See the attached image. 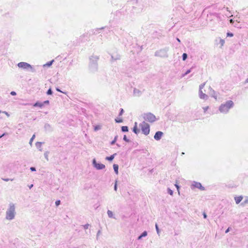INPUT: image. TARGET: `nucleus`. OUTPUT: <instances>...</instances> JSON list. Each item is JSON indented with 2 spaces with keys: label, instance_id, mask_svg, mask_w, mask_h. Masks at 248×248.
I'll use <instances>...</instances> for the list:
<instances>
[{
  "label": "nucleus",
  "instance_id": "ea45409f",
  "mask_svg": "<svg viewBox=\"0 0 248 248\" xmlns=\"http://www.w3.org/2000/svg\"><path fill=\"white\" fill-rule=\"evenodd\" d=\"M168 192L170 195H172L173 191L170 189H168Z\"/></svg>",
  "mask_w": 248,
  "mask_h": 248
},
{
  "label": "nucleus",
  "instance_id": "a878e982",
  "mask_svg": "<svg viewBox=\"0 0 248 248\" xmlns=\"http://www.w3.org/2000/svg\"><path fill=\"white\" fill-rule=\"evenodd\" d=\"M213 97L216 99H217V96H218V94L217 93H216L215 92V91L213 90Z\"/></svg>",
  "mask_w": 248,
  "mask_h": 248
},
{
  "label": "nucleus",
  "instance_id": "5fc2aeb1",
  "mask_svg": "<svg viewBox=\"0 0 248 248\" xmlns=\"http://www.w3.org/2000/svg\"><path fill=\"white\" fill-rule=\"evenodd\" d=\"M32 186H33V185L31 184V186H29L30 189H31V187H32Z\"/></svg>",
  "mask_w": 248,
  "mask_h": 248
},
{
  "label": "nucleus",
  "instance_id": "052dcab7",
  "mask_svg": "<svg viewBox=\"0 0 248 248\" xmlns=\"http://www.w3.org/2000/svg\"><path fill=\"white\" fill-rule=\"evenodd\" d=\"M0 113H2V111H1V110H0Z\"/></svg>",
  "mask_w": 248,
  "mask_h": 248
},
{
  "label": "nucleus",
  "instance_id": "9d476101",
  "mask_svg": "<svg viewBox=\"0 0 248 248\" xmlns=\"http://www.w3.org/2000/svg\"><path fill=\"white\" fill-rule=\"evenodd\" d=\"M194 186L196 187H197L199 189H200L202 190H204V187H203L201 184L198 182H195L194 184Z\"/></svg>",
  "mask_w": 248,
  "mask_h": 248
},
{
  "label": "nucleus",
  "instance_id": "aec40b11",
  "mask_svg": "<svg viewBox=\"0 0 248 248\" xmlns=\"http://www.w3.org/2000/svg\"><path fill=\"white\" fill-rule=\"evenodd\" d=\"M107 214H108V216L110 218H115L114 217H113V214L112 213V212L110 210H108V212H107Z\"/></svg>",
  "mask_w": 248,
  "mask_h": 248
},
{
  "label": "nucleus",
  "instance_id": "58836bf2",
  "mask_svg": "<svg viewBox=\"0 0 248 248\" xmlns=\"http://www.w3.org/2000/svg\"><path fill=\"white\" fill-rule=\"evenodd\" d=\"M30 170L31 171H36V168L35 167H31L30 168Z\"/></svg>",
  "mask_w": 248,
  "mask_h": 248
},
{
  "label": "nucleus",
  "instance_id": "6e6552de",
  "mask_svg": "<svg viewBox=\"0 0 248 248\" xmlns=\"http://www.w3.org/2000/svg\"><path fill=\"white\" fill-rule=\"evenodd\" d=\"M142 131L145 135H148L150 132L149 125L148 124H144L142 127Z\"/></svg>",
  "mask_w": 248,
  "mask_h": 248
},
{
  "label": "nucleus",
  "instance_id": "a19ab883",
  "mask_svg": "<svg viewBox=\"0 0 248 248\" xmlns=\"http://www.w3.org/2000/svg\"><path fill=\"white\" fill-rule=\"evenodd\" d=\"M42 103L44 104V105H45V104H46V105H48L49 104V102L48 100H46V101H45L44 102H43Z\"/></svg>",
  "mask_w": 248,
  "mask_h": 248
},
{
  "label": "nucleus",
  "instance_id": "dca6fc26",
  "mask_svg": "<svg viewBox=\"0 0 248 248\" xmlns=\"http://www.w3.org/2000/svg\"><path fill=\"white\" fill-rule=\"evenodd\" d=\"M116 155V154L115 153L113 155L109 156H107L106 157V159L107 160H108V161H111L113 160L115 156Z\"/></svg>",
  "mask_w": 248,
  "mask_h": 248
},
{
  "label": "nucleus",
  "instance_id": "c756f323",
  "mask_svg": "<svg viewBox=\"0 0 248 248\" xmlns=\"http://www.w3.org/2000/svg\"><path fill=\"white\" fill-rule=\"evenodd\" d=\"M124 110L123 108H121L120 112H119V116H122L123 115V114L124 113Z\"/></svg>",
  "mask_w": 248,
  "mask_h": 248
},
{
  "label": "nucleus",
  "instance_id": "f704fd0d",
  "mask_svg": "<svg viewBox=\"0 0 248 248\" xmlns=\"http://www.w3.org/2000/svg\"><path fill=\"white\" fill-rule=\"evenodd\" d=\"M139 93V91L138 90H137L135 88L134 89V94L136 95L137 93Z\"/></svg>",
  "mask_w": 248,
  "mask_h": 248
},
{
  "label": "nucleus",
  "instance_id": "4c0bfd02",
  "mask_svg": "<svg viewBox=\"0 0 248 248\" xmlns=\"http://www.w3.org/2000/svg\"><path fill=\"white\" fill-rule=\"evenodd\" d=\"M147 235V232H143L141 235H140V238L142 237H143V236H145Z\"/></svg>",
  "mask_w": 248,
  "mask_h": 248
},
{
  "label": "nucleus",
  "instance_id": "cd10ccee",
  "mask_svg": "<svg viewBox=\"0 0 248 248\" xmlns=\"http://www.w3.org/2000/svg\"><path fill=\"white\" fill-rule=\"evenodd\" d=\"M48 151H46V152L45 153H44V156H45V157L46 158V159L47 160H48Z\"/></svg>",
  "mask_w": 248,
  "mask_h": 248
},
{
  "label": "nucleus",
  "instance_id": "864d4df0",
  "mask_svg": "<svg viewBox=\"0 0 248 248\" xmlns=\"http://www.w3.org/2000/svg\"><path fill=\"white\" fill-rule=\"evenodd\" d=\"M56 90L59 92H62V91L60 90V89H59L58 88H56Z\"/></svg>",
  "mask_w": 248,
  "mask_h": 248
},
{
  "label": "nucleus",
  "instance_id": "603ef678",
  "mask_svg": "<svg viewBox=\"0 0 248 248\" xmlns=\"http://www.w3.org/2000/svg\"><path fill=\"white\" fill-rule=\"evenodd\" d=\"M229 231H230V228H228L227 229V230L225 231V232H226V233H227V232H229Z\"/></svg>",
  "mask_w": 248,
  "mask_h": 248
},
{
  "label": "nucleus",
  "instance_id": "72a5a7b5",
  "mask_svg": "<svg viewBox=\"0 0 248 248\" xmlns=\"http://www.w3.org/2000/svg\"><path fill=\"white\" fill-rule=\"evenodd\" d=\"M61 204V201L60 200H57L55 202V204L56 206H58Z\"/></svg>",
  "mask_w": 248,
  "mask_h": 248
},
{
  "label": "nucleus",
  "instance_id": "6ab92c4d",
  "mask_svg": "<svg viewBox=\"0 0 248 248\" xmlns=\"http://www.w3.org/2000/svg\"><path fill=\"white\" fill-rule=\"evenodd\" d=\"M121 130L123 132H126L128 131V127L127 126H122L121 127Z\"/></svg>",
  "mask_w": 248,
  "mask_h": 248
},
{
  "label": "nucleus",
  "instance_id": "0eeeda50",
  "mask_svg": "<svg viewBox=\"0 0 248 248\" xmlns=\"http://www.w3.org/2000/svg\"><path fill=\"white\" fill-rule=\"evenodd\" d=\"M205 85V83H203L200 86V97L201 98V99H206L207 97V95L205 94L204 93H203L202 90V89L204 87Z\"/></svg>",
  "mask_w": 248,
  "mask_h": 248
},
{
  "label": "nucleus",
  "instance_id": "b1692460",
  "mask_svg": "<svg viewBox=\"0 0 248 248\" xmlns=\"http://www.w3.org/2000/svg\"><path fill=\"white\" fill-rule=\"evenodd\" d=\"M115 121L116 123H121L123 122V120L122 118H120V119L117 118V119H115Z\"/></svg>",
  "mask_w": 248,
  "mask_h": 248
},
{
  "label": "nucleus",
  "instance_id": "f257e3e1",
  "mask_svg": "<svg viewBox=\"0 0 248 248\" xmlns=\"http://www.w3.org/2000/svg\"><path fill=\"white\" fill-rule=\"evenodd\" d=\"M15 206L13 203H10L9 208L6 212V218L8 220H12L15 218L16 212Z\"/></svg>",
  "mask_w": 248,
  "mask_h": 248
},
{
  "label": "nucleus",
  "instance_id": "2eb2a0df",
  "mask_svg": "<svg viewBox=\"0 0 248 248\" xmlns=\"http://www.w3.org/2000/svg\"><path fill=\"white\" fill-rule=\"evenodd\" d=\"M33 106L35 107H38L42 108L44 106V104L41 102L37 101L33 104Z\"/></svg>",
  "mask_w": 248,
  "mask_h": 248
},
{
  "label": "nucleus",
  "instance_id": "ddd939ff",
  "mask_svg": "<svg viewBox=\"0 0 248 248\" xmlns=\"http://www.w3.org/2000/svg\"><path fill=\"white\" fill-rule=\"evenodd\" d=\"M43 143V142H36L35 143V146L37 149L39 150L40 151H42V148H41L42 145Z\"/></svg>",
  "mask_w": 248,
  "mask_h": 248
},
{
  "label": "nucleus",
  "instance_id": "bf43d9fd",
  "mask_svg": "<svg viewBox=\"0 0 248 248\" xmlns=\"http://www.w3.org/2000/svg\"><path fill=\"white\" fill-rule=\"evenodd\" d=\"M117 146H118V147H120V145H119L118 144H116Z\"/></svg>",
  "mask_w": 248,
  "mask_h": 248
},
{
  "label": "nucleus",
  "instance_id": "37998d69",
  "mask_svg": "<svg viewBox=\"0 0 248 248\" xmlns=\"http://www.w3.org/2000/svg\"><path fill=\"white\" fill-rule=\"evenodd\" d=\"M117 189V184H116V182L115 184L114 185V189L115 191H116Z\"/></svg>",
  "mask_w": 248,
  "mask_h": 248
},
{
  "label": "nucleus",
  "instance_id": "a18cd8bd",
  "mask_svg": "<svg viewBox=\"0 0 248 248\" xmlns=\"http://www.w3.org/2000/svg\"><path fill=\"white\" fill-rule=\"evenodd\" d=\"M190 72V70H188L186 72V73L184 74V76H185V75H186L188 74V73H189Z\"/></svg>",
  "mask_w": 248,
  "mask_h": 248
},
{
  "label": "nucleus",
  "instance_id": "9b49d317",
  "mask_svg": "<svg viewBox=\"0 0 248 248\" xmlns=\"http://www.w3.org/2000/svg\"><path fill=\"white\" fill-rule=\"evenodd\" d=\"M44 128L46 131H52V128L51 125L48 124H45Z\"/></svg>",
  "mask_w": 248,
  "mask_h": 248
},
{
  "label": "nucleus",
  "instance_id": "4be33fe9",
  "mask_svg": "<svg viewBox=\"0 0 248 248\" xmlns=\"http://www.w3.org/2000/svg\"><path fill=\"white\" fill-rule=\"evenodd\" d=\"M54 62V60H52V61L47 62L46 64L44 65V66H46L47 67H49L52 64V63Z\"/></svg>",
  "mask_w": 248,
  "mask_h": 248
},
{
  "label": "nucleus",
  "instance_id": "4468645a",
  "mask_svg": "<svg viewBox=\"0 0 248 248\" xmlns=\"http://www.w3.org/2000/svg\"><path fill=\"white\" fill-rule=\"evenodd\" d=\"M242 199H243V197L242 196L235 197L234 198L235 202L237 204H238L239 202H240L242 200Z\"/></svg>",
  "mask_w": 248,
  "mask_h": 248
},
{
  "label": "nucleus",
  "instance_id": "09e8293b",
  "mask_svg": "<svg viewBox=\"0 0 248 248\" xmlns=\"http://www.w3.org/2000/svg\"><path fill=\"white\" fill-rule=\"evenodd\" d=\"M208 109V107L203 108V109H204V111H206Z\"/></svg>",
  "mask_w": 248,
  "mask_h": 248
},
{
  "label": "nucleus",
  "instance_id": "39448f33",
  "mask_svg": "<svg viewBox=\"0 0 248 248\" xmlns=\"http://www.w3.org/2000/svg\"><path fill=\"white\" fill-rule=\"evenodd\" d=\"M144 119L147 122H153L155 120V117L151 113H147L144 115Z\"/></svg>",
  "mask_w": 248,
  "mask_h": 248
},
{
  "label": "nucleus",
  "instance_id": "680f3d73",
  "mask_svg": "<svg viewBox=\"0 0 248 248\" xmlns=\"http://www.w3.org/2000/svg\"><path fill=\"white\" fill-rule=\"evenodd\" d=\"M178 41L180 42V40L179 39H177Z\"/></svg>",
  "mask_w": 248,
  "mask_h": 248
},
{
  "label": "nucleus",
  "instance_id": "5701e85b",
  "mask_svg": "<svg viewBox=\"0 0 248 248\" xmlns=\"http://www.w3.org/2000/svg\"><path fill=\"white\" fill-rule=\"evenodd\" d=\"M117 138H118V136L117 135V136H116L114 137V140H113L112 141H111V142H110V144H111V145H113V144H114L115 143V142H116V141L117 140Z\"/></svg>",
  "mask_w": 248,
  "mask_h": 248
},
{
  "label": "nucleus",
  "instance_id": "8fccbe9b",
  "mask_svg": "<svg viewBox=\"0 0 248 248\" xmlns=\"http://www.w3.org/2000/svg\"><path fill=\"white\" fill-rule=\"evenodd\" d=\"M203 217L204 218H206L207 217V216H206V214H205V213H203Z\"/></svg>",
  "mask_w": 248,
  "mask_h": 248
},
{
  "label": "nucleus",
  "instance_id": "412c9836",
  "mask_svg": "<svg viewBox=\"0 0 248 248\" xmlns=\"http://www.w3.org/2000/svg\"><path fill=\"white\" fill-rule=\"evenodd\" d=\"M35 138V135L33 134L32 135V137L31 138L30 141H29V144L31 145V146H32V142Z\"/></svg>",
  "mask_w": 248,
  "mask_h": 248
},
{
  "label": "nucleus",
  "instance_id": "bb28decb",
  "mask_svg": "<svg viewBox=\"0 0 248 248\" xmlns=\"http://www.w3.org/2000/svg\"><path fill=\"white\" fill-rule=\"evenodd\" d=\"M101 127L100 125H97L94 126V131H97L99 129H100Z\"/></svg>",
  "mask_w": 248,
  "mask_h": 248
},
{
  "label": "nucleus",
  "instance_id": "de8ad7c7",
  "mask_svg": "<svg viewBox=\"0 0 248 248\" xmlns=\"http://www.w3.org/2000/svg\"><path fill=\"white\" fill-rule=\"evenodd\" d=\"M175 186L176 187V188H177V189L178 191H179V186H178V185L177 184H175Z\"/></svg>",
  "mask_w": 248,
  "mask_h": 248
},
{
  "label": "nucleus",
  "instance_id": "2f4dec72",
  "mask_svg": "<svg viewBox=\"0 0 248 248\" xmlns=\"http://www.w3.org/2000/svg\"><path fill=\"white\" fill-rule=\"evenodd\" d=\"M90 226V224H85V225H83V228H84V229L85 230H87V229H88V228H89V227Z\"/></svg>",
  "mask_w": 248,
  "mask_h": 248
},
{
  "label": "nucleus",
  "instance_id": "393cba45",
  "mask_svg": "<svg viewBox=\"0 0 248 248\" xmlns=\"http://www.w3.org/2000/svg\"><path fill=\"white\" fill-rule=\"evenodd\" d=\"M52 93H53V91H52V90H51V88H49V89L47 90V92H46V94H47V95H51V94H52Z\"/></svg>",
  "mask_w": 248,
  "mask_h": 248
},
{
  "label": "nucleus",
  "instance_id": "1a4fd4ad",
  "mask_svg": "<svg viewBox=\"0 0 248 248\" xmlns=\"http://www.w3.org/2000/svg\"><path fill=\"white\" fill-rule=\"evenodd\" d=\"M163 135V132H161V131H158L157 132H156V133L155 134V136H154V138L156 140H159L162 137Z\"/></svg>",
  "mask_w": 248,
  "mask_h": 248
},
{
  "label": "nucleus",
  "instance_id": "c85d7f7f",
  "mask_svg": "<svg viewBox=\"0 0 248 248\" xmlns=\"http://www.w3.org/2000/svg\"><path fill=\"white\" fill-rule=\"evenodd\" d=\"M187 54L186 53H183L182 57H183V60L185 61L187 58Z\"/></svg>",
  "mask_w": 248,
  "mask_h": 248
},
{
  "label": "nucleus",
  "instance_id": "f3484780",
  "mask_svg": "<svg viewBox=\"0 0 248 248\" xmlns=\"http://www.w3.org/2000/svg\"><path fill=\"white\" fill-rule=\"evenodd\" d=\"M113 169H114V172H115L116 174H117L118 173V169H119L118 165L115 164L113 165Z\"/></svg>",
  "mask_w": 248,
  "mask_h": 248
},
{
  "label": "nucleus",
  "instance_id": "3c124183",
  "mask_svg": "<svg viewBox=\"0 0 248 248\" xmlns=\"http://www.w3.org/2000/svg\"><path fill=\"white\" fill-rule=\"evenodd\" d=\"M101 231L100 230H99L97 232V237H98V236L99 235V234H100V233Z\"/></svg>",
  "mask_w": 248,
  "mask_h": 248
},
{
  "label": "nucleus",
  "instance_id": "c9c22d12",
  "mask_svg": "<svg viewBox=\"0 0 248 248\" xmlns=\"http://www.w3.org/2000/svg\"><path fill=\"white\" fill-rule=\"evenodd\" d=\"M220 44H221V46H223L224 45V43H225V41H224V40H223V39H220Z\"/></svg>",
  "mask_w": 248,
  "mask_h": 248
},
{
  "label": "nucleus",
  "instance_id": "49530a36",
  "mask_svg": "<svg viewBox=\"0 0 248 248\" xmlns=\"http://www.w3.org/2000/svg\"><path fill=\"white\" fill-rule=\"evenodd\" d=\"M7 133H3L2 135H1V136H0V138H1L2 137H4L5 135H7Z\"/></svg>",
  "mask_w": 248,
  "mask_h": 248
},
{
  "label": "nucleus",
  "instance_id": "13d9d810",
  "mask_svg": "<svg viewBox=\"0 0 248 248\" xmlns=\"http://www.w3.org/2000/svg\"><path fill=\"white\" fill-rule=\"evenodd\" d=\"M137 239H138V240H140V236H139L138 237Z\"/></svg>",
  "mask_w": 248,
  "mask_h": 248
},
{
  "label": "nucleus",
  "instance_id": "4d7b16f0",
  "mask_svg": "<svg viewBox=\"0 0 248 248\" xmlns=\"http://www.w3.org/2000/svg\"><path fill=\"white\" fill-rule=\"evenodd\" d=\"M232 22H233V21H232V19H231V20H230V22H231V23H232Z\"/></svg>",
  "mask_w": 248,
  "mask_h": 248
},
{
  "label": "nucleus",
  "instance_id": "f8f14e48",
  "mask_svg": "<svg viewBox=\"0 0 248 248\" xmlns=\"http://www.w3.org/2000/svg\"><path fill=\"white\" fill-rule=\"evenodd\" d=\"M132 131L136 134L139 132V130L138 128V123L137 122L135 123V125L132 129Z\"/></svg>",
  "mask_w": 248,
  "mask_h": 248
},
{
  "label": "nucleus",
  "instance_id": "e433bc0d",
  "mask_svg": "<svg viewBox=\"0 0 248 248\" xmlns=\"http://www.w3.org/2000/svg\"><path fill=\"white\" fill-rule=\"evenodd\" d=\"M227 36L229 37H232L233 36V34L232 33L228 32L227 33Z\"/></svg>",
  "mask_w": 248,
  "mask_h": 248
},
{
  "label": "nucleus",
  "instance_id": "7ed1b4c3",
  "mask_svg": "<svg viewBox=\"0 0 248 248\" xmlns=\"http://www.w3.org/2000/svg\"><path fill=\"white\" fill-rule=\"evenodd\" d=\"M99 59L98 56H92L90 58V68L92 71H95L97 69V61Z\"/></svg>",
  "mask_w": 248,
  "mask_h": 248
},
{
  "label": "nucleus",
  "instance_id": "c03bdc74",
  "mask_svg": "<svg viewBox=\"0 0 248 248\" xmlns=\"http://www.w3.org/2000/svg\"><path fill=\"white\" fill-rule=\"evenodd\" d=\"M2 113L5 114L8 117H9V114L6 111H2Z\"/></svg>",
  "mask_w": 248,
  "mask_h": 248
},
{
  "label": "nucleus",
  "instance_id": "20e7f679",
  "mask_svg": "<svg viewBox=\"0 0 248 248\" xmlns=\"http://www.w3.org/2000/svg\"><path fill=\"white\" fill-rule=\"evenodd\" d=\"M18 67L25 70H30L31 72H34V69L31 65L25 62H20L17 64Z\"/></svg>",
  "mask_w": 248,
  "mask_h": 248
},
{
  "label": "nucleus",
  "instance_id": "423d86ee",
  "mask_svg": "<svg viewBox=\"0 0 248 248\" xmlns=\"http://www.w3.org/2000/svg\"><path fill=\"white\" fill-rule=\"evenodd\" d=\"M93 165L94 168L98 170H102L105 168V165L100 163H97L95 159H93Z\"/></svg>",
  "mask_w": 248,
  "mask_h": 248
},
{
  "label": "nucleus",
  "instance_id": "473e14b6",
  "mask_svg": "<svg viewBox=\"0 0 248 248\" xmlns=\"http://www.w3.org/2000/svg\"><path fill=\"white\" fill-rule=\"evenodd\" d=\"M123 140L126 142H129V140L127 138V137L126 136V135H124Z\"/></svg>",
  "mask_w": 248,
  "mask_h": 248
},
{
  "label": "nucleus",
  "instance_id": "7c9ffc66",
  "mask_svg": "<svg viewBox=\"0 0 248 248\" xmlns=\"http://www.w3.org/2000/svg\"><path fill=\"white\" fill-rule=\"evenodd\" d=\"M2 179L4 181H6V182H8L9 181H13L14 180V179H9V178H2Z\"/></svg>",
  "mask_w": 248,
  "mask_h": 248
},
{
  "label": "nucleus",
  "instance_id": "6e6d98bb",
  "mask_svg": "<svg viewBox=\"0 0 248 248\" xmlns=\"http://www.w3.org/2000/svg\"><path fill=\"white\" fill-rule=\"evenodd\" d=\"M155 227H156V229L157 231H158V229L157 225L156 224V225H155Z\"/></svg>",
  "mask_w": 248,
  "mask_h": 248
},
{
  "label": "nucleus",
  "instance_id": "f03ea898",
  "mask_svg": "<svg viewBox=\"0 0 248 248\" xmlns=\"http://www.w3.org/2000/svg\"><path fill=\"white\" fill-rule=\"evenodd\" d=\"M233 102L232 100H229L222 104L219 108V110L221 113H227L233 107Z\"/></svg>",
  "mask_w": 248,
  "mask_h": 248
},
{
  "label": "nucleus",
  "instance_id": "a211bd4d",
  "mask_svg": "<svg viewBox=\"0 0 248 248\" xmlns=\"http://www.w3.org/2000/svg\"><path fill=\"white\" fill-rule=\"evenodd\" d=\"M120 56L119 55H111V59L112 60H120Z\"/></svg>",
  "mask_w": 248,
  "mask_h": 248
},
{
  "label": "nucleus",
  "instance_id": "79ce46f5",
  "mask_svg": "<svg viewBox=\"0 0 248 248\" xmlns=\"http://www.w3.org/2000/svg\"><path fill=\"white\" fill-rule=\"evenodd\" d=\"M10 94L12 95H16V93L14 91H12L11 92Z\"/></svg>",
  "mask_w": 248,
  "mask_h": 248
}]
</instances>
